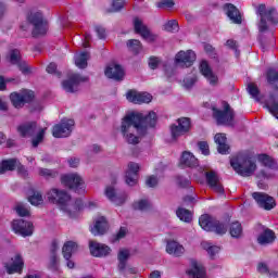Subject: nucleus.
I'll list each match as a JSON object with an SVG mask.
<instances>
[{
    "label": "nucleus",
    "instance_id": "nucleus-1",
    "mask_svg": "<svg viewBox=\"0 0 278 278\" xmlns=\"http://www.w3.org/2000/svg\"><path fill=\"white\" fill-rule=\"evenodd\" d=\"M155 125H157V114L154 111H150L147 115L130 113L123 118L121 131L128 144H139L140 138L134 135V131L139 136H146L147 129Z\"/></svg>",
    "mask_w": 278,
    "mask_h": 278
},
{
    "label": "nucleus",
    "instance_id": "nucleus-2",
    "mask_svg": "<svg viewBox=\"0 0 278 278\" xmlns=\"http://www.w3.org/2000/svg\"><path fill=\"white\" fill-rule=\"evenodd\" d=\"M230 166L240 177H251L257 170V164L249 155H237L230 160Z\"/></svg>",
    "mask_w": 278,
    "mask_h": 278
},
{
    "label": "nucleus",
    "instance_id": "nucleus-3",
    "mask_svg": "<svg viewBox=\"0 0 278 278\" xmlns=\"http://www.w3.org/2000/svg\"><path fill=\"white\" fill-rule=\"evenodd\" d=\"M47 199L49 203L58 205L62 212H65L68 214V216H72V213L68 210V203H71V194H68V192L58 188H52L47 192Z\"/></svg>",
    "mask_w": 278,
    "mask_h": 278
},
{
    "label": "nucleus",
    "instance_id": "nucleus-4",
    "mask_svg": "<svg viewBox=\"0 0 278 278\" xmlns=\"http://www.w3.org/2000/svg\"><path fill=\"white\" fill-rule=\"evenodd\" d=\"M199 225L204 231H214L217 236L227 233V224L204 214L199 218Z\"/></svg>",
    "mask_w": 278,
    "mask_h": 278
},
{
    "label": "nucleus",
    "instance_id": "nucleus-5",
    "mask_svg": "<svg viewBox=\"0 0 278 278\" xmlns=\"http://www.w3.org/2000/svg\"><path fill=\"white\" fill-rule=\"evenodd\" d=\"M223 109H216L213 106V118L216 119L217 125H226L227 127H233V118L236 114L233 113L231 105L227 101H223Z\"/></svg>",
    "mask_w": 278,
    "mask_h": 278
},
{
    "label": "nucleus",
    "instance_id": "nucleus-6",
    "mask_svg": "<svg viewBox=\"0 0 278 278\" xmlns=\"http://www.w3.org/2000/svg\"><path fill=\"white\" fill-rule=\"evenodd\" d=\"M27 21L31 26H34L31 31L33 38H38L47 34L48 24L47 20H45V16L42 15V12L30 13L27 16Z\"/></svg>",
    "mask_w": 278,
    "mask_h": 278
},
{
    "label": "nucleus",
    "instance_id": "nucleus-7",
    "mask_svg": "<svg viewBox=\"0 0 278 278\" xmlns=\"http://www.w3.org/2000/svg\"><path fill=\"white\" fill-rule=\"evenodd\" d=\"M61 184L68 188L70 190H74L77 194H84L86 192V184L84 179L78 174H65L61 176Z\"/></svg>",
    "mask_w": 278,
    "mask_h": 278
},
{
    "label": "nucleus",
    "instance_id": "nucleus-8",
    "mask_svg": "<svg viewBox=\"0 0 278 278\" xmlns=\"http://www.w3.org/2000/svg\"><path fill=\"white\" fill-rule=\"evenodd\" d=\"M177 124H172L169 126L170 137L172 140H179L181 136H186V134H189L190 129L192 128V122L190 121V117H180L177 119Z\"/></svg>",
    "mask_w": 278,
    "mask_h": 278
},
{
    "label": "nucleus",
    "instance_id": "nucleus-9",
    "mask_svg": "<svg viewBox=\"0 0 278 278\" xmlns=\"http://www.w3.org/2000/svg\"><path fill=\"white\" fill-rule=\"evenodd\" d=\"M34 99H36V94L29 89H24L21 92L14 91L10 94V101L16 110H21L26 103H33Z\"/></svg>",
    "mask_w": 278,
    "mask_h": 278
},
{
    "label": "nucleus",
    "instance_id": "nucleus-10",
    "mask_svg": "<svg viewBox=\"0 0 278 278\" xmlns=\"http://www.w3.org/2000/svg\"><path fill=\"white\" fill-rule=\"evenodd\" d=\"M275 12H277V9L275 8H270L268 9V11H266V4L258 5L257 14L258 16H261L258 30L261 34H263V31H266L268 29V24L266 23V18L267 21H269V23H275Z\"/></svg>",
    "mask_w": 278,
    "mask_h": 278
},
{
    "label": "nucleus",
    "instance_id": "nucleus-11",
    "mask_svg": "<svg viewBox=\"0 0 278 278\" xmlns=\"http://www.w3.org/2000/svg\"><path fill=\"white\" fill-rule=\"evenodd\" d=\"M75 127L74 119H62L60 124H55L52 128L53 138H68L73 134Z\"/></svg>",
    "mask_w": 278,
    "mask_h": 278
},
{
    "label": "nucleus",
    "instance_id": "nucleus-12",
    "mask_svg": "<svg viewBox=\"0 0 278 278\" xmlns=\"http://www.w3.org/2000/svg\"><path fill=\"white\" fill-rule=\"evenodd\" d=\"M12 229L14 233L22 236V238H29V236H34V223L25 219H14L12 222Z\"/></svg>",
    "mask_w": 278,
    "mask_h": 278
},
{
    "label": "nucleus",
    "instance_id": "nucleus-13",
    "mask_svg": "<svg viewBox=\"0 0 278 278\" xmlns=\"http://www.w3.org/2000/svg\"><path fill=\"white\" fill-rule=\"evenodd\" d=\"M197 62V53L192 50H180L175 55V64L181 68H190Z\"/></svg>",
    "mask_w": 278,
    "mask_h": 278
},
{
    "label": "nucleus",
    "instance_id": "nucleus-14",
    "mask_svg": "<svg viewBox=\"0 0 278 278\" xmlns=\"http://www.w3.org/2000/svg\"><path fill=\"white\" fill-rule=\"evenodd\" d=\"M252 198L257 203L260 207L270 212V210H275L277 203L275 202V198L270 197L265 192H253Z\"/></svg>",
    "mask_w": 278,
    "mask_h": 278
},
{
    "label": "nucleus",
    "instance_id": "nucleus-15",
    "mask_svg": "<svg viewBox=\"0 0 278 278\" xmlns=\"http://www.w3.org/2000/svg\"><path fill=\"white\" fill-rule=\"evenodd\" d=\"M126 99L130 103L140 105L142 103H151V101H153V96H151L149 92H138L134 89H130L126 93Z\"/></svg>",
    "mask_w": 278,
    "mask_h": 278
},
{
    "label": "nucleus",
    "instance_id": "nucleus-16",
    "mask_svg": "<svg viewBox=\"0 0 278 278\" xmlns=\"http://www.w3.org/2000/svg\"><path fill=\"white\" fill-rule=\"evenodd\" d=\"M205 179L211 190H213L217 194H225V187H223L220 178L218 177V174H216V172H205Z\"/></svg>",
    "mask_w": 278,
    "mask_h": 278
},
{
    "label": "nucleus",
    "instance_id": "nucleus-17",
    "mask_svg": "<svg viewBox=\"0 0 278 278\" xmlns=\"http://www.w3.org/2000/svg\"><path fill=\"white\" fill-rule=\"evenodd\" d=\"M81 81H88V77H81L79 74H73L68 77V79L63 80L62 87L65 90V92H77V88Z\"/></svg>",
    "mask_w": 278,
    "mask_h": 278
},
{
    "label": "nucleus",
    "instance_id": "nucleus-18",
    "mask_svg": "<svg viewBox=\"0 0 278 278\" xmlns=\"http://www.w3.org/2000/svg\"><path fill=\"white\" fill-rule=\"evenodd\" d=\"M89 251L92 257H108L112 253V249L97 241H89Z\"/></svg>",
    "mask_w": 278,
    "mask_h": 278
},
{
    "label": "nucleus",
    "instance_id": "nucleus-19",
    "mask_svg": "<svg viewBox=\"0 0 278 278\" xmlns=\"http://www.w3.org/2000/svg\"><path fill=\"white\" fill-rule=\"evenodd\" d=\"M134 25L136 34H140L147 42H155L157 40V35L151 34V30H149L147 26L142 25V21H140V18L136 17Z\"/></svg>",
    "mask_w": 278,
    "mask_h": 278
},
{
    "label": "nucleus",
    "instance_id": "nucleus-20",
    "mask_svg": "<svg viewBox=\"0 0 278 278\" xmlns=\"http://www.w3.org/2000/svg\"><path fill=\"white\" fill-rule=\"evenodd\" d=\"M105 77L114 79V81H123L125 79V70L121 64H110L104 71Z\"/></svg>",
    "mask_w": 278,
    "mask_h": 278
},
{
    "label": "nucleus",
    "instance_id": "nucleus-21",
    "mask_svg": "<svg viewBox=\"0 0 278 278\" xmlns=\"http://www.w3.org/2000/svg\"><path fill=\"white\" fill-rule=\"evenodd\" d=\"M36 131H38V122L36 121L26 122L17 126V134H20L21 138H33V136H36Z\"/></svg>",
    "mask_w": 278,
    "mask_h": 278
},
{
    "label": "nucleus",
    "instance_id": "nucleus-22",
    "mask_svg": "<svg viewBox=\"0 0 278 278\" xmlns=\"http://www.w3.org/2000/svg\"><path fill=\"white\" fill-rule=\"evenodd\" d=\"M223 10L231 23L235 25H242V15L240 14V10H238L237 5L232 3H225Z\"/></svg>",
    "mask_w": 278,
    "mask_h": 278
},
{
    "label": "nucleus",
    "instance_id": "nucleus-23",
    "mask_svg": "<svg viewBox=\"0 0 278 278\" xmlns=\"http://www.w3.org/2000/svg\"><path fill=\"white\" fill-rule=\"evenodd\" d=\"M140 165L135 162L128 163V169L126 170L125 182L127 186H136L138 184V173Z\"/></svg>",
    "mask_w": 278,
    "mask_h": 278
},
{
    "label": "nucleus",
    "instance_id": "nucleus-24",
    "mask_svg": "<svg viewBox=\"0 0 278 278\" xmlns=\"http://www.w3.org/2000/svg\"><path fill=\"white\" fill-rule=\"evenodd\" d=\"M105 197L111 201V203H114V205H123L125 201H127V193H116V189L114 187H106L105 188Z\"/></svg>",
    "mask_w": 278,
    "mask_h": 278
},
{
    "label": "nucleus",
    "instance_id": "nucleus-25",
    "mask_svg": "<svg viewBox=\"0 0 278 278\" xmlns=\"http://www.w3.org/2000/svg\"><path fill=\"white\" fill-rule=\"evenodd\" d=\"M200 72L207 79L211 86H216L218 84V76L214 75L212 67H210V63L207 61H202L200 63Z\"/></svg>",
    "mask_w": 278,
    "mask_h": 278
},
{
    "label": "nucleus",
    "instance_id": "nucleus-26",
    "mask_svg": "<svg viewBox=\"0 0 278 278\" xmlns=\"http://www.w3.org/2000/svg\"><path fill=\"white\" fill-rule=\"evenodd\" d=\"M180 166L197 168L199 166V160L190 151H184L180 156Z\"/></svg>",
    "mask_w": 278,
    "mask_h": 278
},
{
    "label": "nucleus",
    "instance_id": "nucleus-27",
    "mask_svg": "<svg viewBox=\"0 0 278 278\" xmlns=\"http://www.w3.org/2000/svg\"><path fill=\"white\" fill-rule=\"evenodd\" d=\"M109 227L108 218H105V216H100L97 218L91 231L93 236H104V233H108Z\"/></svg>",
    "mask_w": 278,
    "mask_h": 278
},
{
    "label": "nucleus",
    "instance_id": "nucleus-28",
    "mask_svg": "<svg viewBox=\"0 0 278 278\" xmlns=\"http://www.w3.org/2000/svg\"><path fill=\"white\" fill-rule=\"evenodd\" d=\"M215 143L217 144V151L220 155H227L229 153V144H227V135L218 132L214 137Z\"/></svg>",
    "mask_w": 278,
    "mask_h": 278
},
{
    "label": "nucleus",
    "instance_id": "nucleus-29",
    "mask_svg": "<svg viewBox=\"0 0 278 278\" xmlns=\"http://www.w3.org/2000/svg\"><path fill=\"white\" fill-rule=\"evenodd\" d=\"M166 253L174 255V257H181L186 253V249L177 241H168L166 244Z\"/></svg>",
    "mask_w": 278,
    "mask_h": 278
},
{
    "label": "nucleus",
    "instance_id": "nucleus-30",
    "mask_svg": "<svg viewBox=\"0 0 278 278\" xmlns=\"http://www.w3.org/2000/svg\"><path fill=\"white\" fill-rule=\"evenodd\" d=\"M12 260L13 263L11 265H7L8 274L14 275V273H23V266H25V263L23 262V256H21V254H16Z\"/></svg>",
    "mask_w": 278,
    "mask_h": 278
},
{
    "label": "nucleus",
    "instance_id": "nucleus-31",
    "mask_svg": "<svg viewBox=\"0 0 278 278\" xmlns=\"http://www.w3.org/2000/svg\"><path fill=\"white\" fill-rule=\"evenodd\" d=\"M18 164V159L11 157L4 159L0 162V175H5V173L16 170V165Z\"/></svg>",
    "mask_w": 278,
    "mask_h": 278
},
{
    "label": "nucleus",
    "instance_id": "nucleus-32",
    "mask_svg": "<svg viewBox=\"0 0 278 278\" xmlns=\"http://www.w3.org/2000/svg\"><path fill=\"white\" fill-rule=\"evenodd\" d=\"M191 269L187 270V275L191 278H205V267L197 261H191Z\"/></svg>",
    "mask_w": 278,
    "mask_h": 278
},
{
    "label": "nucleus",
    "instance_id": "nucleus-33",
    "mask_svg": "<svg viewBox=\"0 0 278 278\" xmlns=\"http://www.w3.org/2000/svg\"><path fill=\"white\" fill-rule=\"evenodd\" d=\"M79 249V245L75 241H67L64 243L62 248V254L64 260H71L73 257V253H75Z\"/></svg>",
    "mask_w": 278,
    "mask_h": 278
},
{
    "label": "nucleus",
    "instance_id": "nucleus-34",
    "mask_svg": "<svg viewBox=\"0 0 278 278\" xmlns=\"http://www.w3.org/2000/svg\"><path fill=\"white\" fill-rule=\"evenodd\" d=\"M277 237L275 236V231L270 228H266L263 233L257 237L258 244H273L274 240Z\"/></svg>",
    "mask_w": 278,
    "mask_h": 278
},
{
    "label": "nucleus",
    "instance_id": "nucleus-35",
    "mask_svg": "<svg viewBox=\"0 0 278 278\" xmlns=\"http://www.w3.org/2000/svg\"><path fill=\"white\" fill-rule=\"evenodd\" d=\"M118 270L123 273L127 268V260H129V250H122L117 254Z\"/></svg>",
    "mask_w": 278,
    "mask_h": 278
},
{
    "label": "nucleus",
    "instance_id": "nucleus-36",
    "mask_svg": "<svg viewBox=\"0 0 278 278\" xmlns=\"http://www.w3.org/2000/svg\"><path fill=\"white\" fill-rule=\"evenodd\" d=\"M39 175L43 177V179H47V181H51V179H58V177H60V172L58 169L40 167Z\"/></svg>",
    "mask_w": 278,
    "mask_h": 278
},
{
    "label": "nucleus",
    "instance_id": "nucleus-37",
    "mask_svg": "<svg viewBox=\"0 0 278 278\" xmlns=\"http://www.w3.org/2000/svg\"><path fill=\"white\" fill-rule=\"evenodd\" d=\"M267 83L273 86L274 90H278V72L277 70L270 67L266 73Z\"/></svg>",
    "mask_w": 278,
    "mask_h": 278
},
{
    "label": "nucleus",
    "instance_id": "nucleus-38",
    "mask_svg": "<svg viewBox=\"0 0 278 278\" xmlns=\"http://www.w3.org/2000/svg\"><path fill=\"white\" fill-rule=\"evenodd\" d=\"M176 216L182 223H191L192 222V213L188 208L178 207L176 211Z\"/></svg>",
    "mask_w": 278,
    "mask_h": 278
},
{
    "label": "nucleus",
    "instance_id": "nucleus-39",
    "mask_svg": "<svg viewBox=\"0 0 278 278\" xmlns=\"http://www.w3.org/2000/svg\"><path fill=\"white\" fill-rule=\"evenodd\" d=\"M257 160L265 166V168H277V163H275V160H273V157H270L268 154H260Z\"/></svg>",
    "mask_w": 278,
    "mask_h": 278
},
{
    "label": "nucleus",
    "instance_id": "nucleus-40",
    "mask_svg": "<svg viewBox=\"0 0 278 278\" xmlns=\"http://www.w3.org/2000/svg\"><path fill=\"white\" fill-rule=\"evenodd\" d=\"M75 65L77 68H88V52H81L75 56Z\"/></svg>",
    "mask_w": 278,
    "mask_h": 278
},
{
    "label": "nucleus",
    "instance_id": "nucleus-41",
    "mask_svg": "<svg viewBox=\"0 0 278 278\" xmlns=\"http://www.w3.org/2000/svg\"><path fill=\"white\" fill-rule=\"evenodd\" d=\"M126 45L134 55H138L140 51H142V42H140L138 39H130Z\"/></svg>",
    "mask_w": 278,
    "mask_h": 278
},
{
    "label": "nucleus",
    "instance_id": "nucleus-42",
    "mask_svg": "<svg viewBox=\"0 0 278 278\" xmlns=\"http://www.w3.org/2000/svg\"><path fill=\"white\" fill-rule=\"evenodd\" d=\"M229 233L231 238H241L242 236V224L240 222H233L230 224Z\"/></svg>",
    "mask_w": 278,
    "mask_h": 278
},
{
    "label": "nucleus",
    "instance_id": "nucleus-43",
    "mask_svg": "<svg viewBox=\"0 0 278 278\" xmlns=\"http://www.w3.org/2000/svg\"><path fill=\"white\" fill-rule=\"evenodd\" d=\"M132 208L138 210L139 212H147V210H151V203H149V200L142 199L134 202Z\"/></svg>",
    "mask_w": 278,
    "mask_h": 278
},
{
    "label": "nucleus",
    "instance_id": "nucleus-44",
    "mask_svg": "<svg viewBox=\"0 0 278 278\" xmlns=\"http://www.w3.org/2000/svg\"><path fill=\"white\" fill-rule=\"evenodd\" d=\"M163 29L169 34H175L179 31V22L177 20H169L163 25Z\"/></svg>",
    "mask_w": 278,
    "mask_h": 278
},
{
    "label": "nucleus",
    "instance_id": "nucleus-45",
    "mask_svg": "<svg viewBox=\"0 0 278 278\" xmlns=\"http://www.w3.org/2000/svg\"><path fill=\"white\" fill-rule=\"evenodd\" d=\"M248 92L250 96H252V99H255L256 101H260V88L256 87L255 84L250 83L248 85Z\"/></svg>",
    "mask_w": 278,
    "mask_h": 278
},
{
    "label": "nucleus",
    "instance_id": "nucleus-46",
    "mask_svg": "<svg viewBox=\"0 0 278 278\" xmlns=\"http://www.w3.org/2000/svg\"><path fill=\"white\" fill-rule=\"evenodd\" d=\"M28 201L30 205H42L45 200H42V193L34 192V194L28 198Z\"/></svg>",
    "mask_w": 278,
    "mask_h": 278
},
{
    "label": "nucleus",
    "instance_id": "nucleus-47",
    "mask_svg": "<svg viewBox=\"0 0 278 278\" xmlns=\"http://www.w3.org/2000/svg\"><path fill=\"white\" fill-rule=\"evenodd\" d=\"M156 8L160 10H170V8H175V1L174 0H161L156 2Z\"/></svg>",
    "mask_w": 278,
    "mask_h": 278
},
{
    "label": "nucleus",
    "instance_id": "nucleus-48",
    "mask_svg": "<svg viewBox=\"0 0 278 278\" xmlns=\"http://www.w3.org/2000/svg\"><path fill=\"white\" fill-rule=\"evenodd\" d=\"M21 51L18 49L11 50L10 53V62L11 64L17 65L18 62H21Z\"/></svg>",
    "mask_w": 278,
    "mask_h": 278
},
{
    "label": "nucleus",
    "instance_id": "nucleus-49",
    "mask_svg": "<svg viewBox=\"0 0 278 278\" xmlns=\"http://www.w3.org/2000/svg\"><path fill=\"white\" fill-rule=\"evenodd\" d=\"M42 140H45V128H41L38 134L36 135L35 138H33L31 140V144L34 148L38 147V144H40V142H42Z\"/></svg>",
    "mask_w": 278,
    "mask_h": 278
},
{
    "label": "nucleus",
    "instance_id": "nucleus-50",
    "mask_svg": "<svg viewBox=\"0 0 278 278\" xmlns=\"http://www.w3.org/2000/svg\"><path fill=\"white\" fill-rule=\"evenodd\" d=\"M47 73H49V75H55V77H62V72H58V64L55 63H50L47 68H46Z\"/></svg>",
    "mask_w": 278,
    "mask_h": 278
},
{
    "label": "nucleus",
    "instance_id": "nucleus-51",
    "mask_svg": "<svg viewBox=\"0 0 278 278\" xmlns=\"http://www.w3.org/2000/svg\"><path fill=\"white\" fill-rule=\"evenodd\" d=\"M15 66L18 67L23 75H29V73H31V68L29 67V65H27V62L23 60L18 62Z\"/></svg>",
    "mask_w": 278,
    "mask_h": 278
},
{
    "label": "nucleus",
    "instance_id": "nucleus-52",
    "mask_svg": "<svg viewBox=\"0 0 278 278\" xmlns=\"http://www.w3.org/2000/svg\"><path fill=\"white\" fill-rule=\"evenodd\" d=\"M204 249L208 253L211 260H214V257L216 256V253H218L220 251V248H218L216 245H210V244H206V247H204Z\"/></svg>",
    "mask_w": 278,
    "mask_h": 278
},
{
    "label": "nucleus",
    "instance_id": "nucleus-53",
    "mask_svg": "<svg viewBox=\"0 0 278 278\" xmlns=\"http://www.w3.org/2000/svg\"><path fill=\"white\" fill-rule=\"evenodd\" d=\"M176 181H177L179 188H190V179H188L184 176H177Z\"/></svg>",
    "mask_w": 278,
    "mask_h": 278
},
{
    "label": "nucleus",
    "instance_id": "nucleus-54",
    "mask_svg": "<svg viewBox=\"0 0 278 278\" xmlns=\"http://www.w3.org/2000/svg\"><path fill=\"white\" fill-rule=\"evenodd\" d=\"M198 147L202 155H210V144L207 143V141L198 142Z\"/></svg>",
    "mask_w": 278,
    "mask_h": 278
},
{
    "label": "nucleus",
    "instance_id": "nucleus-55",
    "mask_svg": "<svg viewBox=\"0 0 278 278\" xmlns=\"http://www.w3.org/2000/svg\"><path fill=\"white\" fill-rule=\"evenodd\" d=\"M226 47H228V49H231L232 51H235V53L237 55H240V52L238 51V41L237 40L228 39L226 41Z\"/></svg>",
    "mask_w": 278,
    "mask_h": 278
},
{
    "label": "nucleus",
    "instance_id": "nucleus-56",
    "mask_svg": "<svg viewBox=\"0 0 278 278\" xmlns=\"http://www.w3.org/2000/svg\"><path fill=\"white\" fill-rule=\"evenodd\" d=\"M113 12H121L125 8V0H113L112 2Z\"/></svg>",
    "mask_w": 278,
    "mask_h": 278
},
{
    "label": "nucleus",
    "instance_id": "nucleus-57",
    "mask_svg": "<svg viewBox=\"0 0 278 278\" xmlns=\"http://www.w3.org/2000/svg\"><path fill=\"white\" fill-rule=\"evenodd\" d=\"M148 64L151 71H155L160 66V59L157 56H150Z\"/></svg>",
    "mask_w": 278,
    "mask_h": 278
},
{
    "label": "nucleus",
    "instance_id": "nucleus-58",
    "mask_svg": "<svg viewBox=\"0 0 278 278\" xmlns=\"http://www.w3.org/2000/svg\"><path fill=\"white\" fill-rule=\"evenodd\" d=\"M15 170H17V175H21L22 177H27V175H29L27 173V168H25V165L21 164L20 160H17V164H16Z\"/></svg>",
    "mask_w": 278,
    "mask_h": 278
},
{
    "label": "nucleus",
    "instance_id": "nucleus-59",
    "mask_svg": "<svg viewBox=\"0 0 278 278\" xmlns=\"http://www.w3.org/2000/svg\"><path fill=\"white\" fill-rule=\"evenodd\" d=\"M257 273H260L261 275H268V273H270V269L268 268V265H266V263H258Z\"/></svg>",
    "mask_w": 278,
    "mask_h": 278
},
{
    "label": "nucleus",
    "instance_id": "nucleus-60",
    "mask_svg": "<svg viewBox=\"0 0 278 278\" xmlns=\"http://www.w3.org/2000/svg\"><path fill=\"white\" fill-rule=\"evenodd\" d=\"M127 236V229L125 227H121L118 232L114 237V242H118V240H123Z\"/></svg>",
    "mask_w": 278,
    "mask_h": 278
},
{
    "label": "nucleus",
    "instance_id": "nucleus-61",
    "mask_svg": "<svg viewBox=\"0 0 278 278\" xmlns=\"http://www.w3.org/2000/svg\"><path fill=\"white\" fill-rule=\"evenodd\" d=\"M96 34L98 36V38H100V40H105L106 38V33L105 29L103 28V26H96Z\"/></svg>",
    "mask_w": 278,
    "mask_h": 278
},
{
    "label": "nucleus",
    "instance_id": "nucleus-62",
    "mask_svg": "<svg viewBox=\"0 0 278 278\" xmlns=\"http://www.w3.org/2000/svg\"><path fill=\"white\" fill-rule=\"evenodd\" d=\"M146 185L148 188H155V186H157V177L149 176L146 180Z\"/></svg>",
    "mask_w": 278,
    "mask_h": 278
},
{
    "label": "nucleus",
    "instance_id": "nucleus-63",
    "mask_svg": "<svg viewBox=\"0 0 278 278\" xmlns=\"http://www.w3.org/2000/svg\"><path fill=\"white\" fill-rule=\"evenodd\" d=\"M15 210L18 216H22V217L29 216V210L25 208V206L23 205H17Z\"/></svg>",
    "mask_w": 278,
    "mask_h": 278
},
{
    "label": "nucleus",
    "instance_id": "nucleus-64",
    "mask_svg": "<svg viewBox=\"0 0 278 278\" xmlns=\"http://www.w3.org/2000/svg\"><path fill=\"white\" fill-rule=\"evenodd\" d=\"M267 109L269 110L270 114L278 119V102H275L271 105H267Z\"/></svg>",
    "mask_w": 278,
    "mask_h": 278
}]
</instances>
